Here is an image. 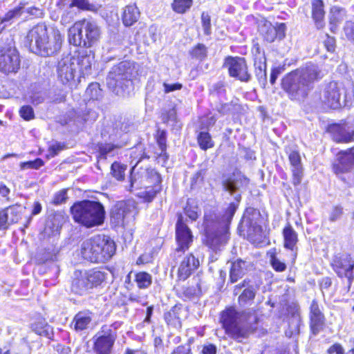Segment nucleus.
Wrapping results in <instances>:
<instances>
[{"label":"nucleus","instance_id":"1","mask_svg":"<svg viewBox=\"0 0 354 354\" xmlns=\"http://www.w3.org/2000/svg\"><path fill=\"white\" fill-rule=\"evenodd\" d=\"M238 205L231 203L223 215L214 212H205L203 228L205 235V244L216 252L222 250L229 240V226L236 211Z\"/></svg>","mask_w":354,"mask_h":354},{"label":"nucleus","instance_id":"2","mask_svg":"<svg viewBox=\"0 0 354 354\" xmlns=\"http://www.w3.org/2000/svg\"><path fill=\"white\" fill-rule=\"evenodd\" d=\"M321 78L319 67L308 63L285 76L282 80V88L292 100H300L307 96L312 84Z\"/></svg>","mask_w":354,"mask_h":354},{"label":"nucleus","instance_id":"3","mask_svg":"<svg viewBox=\"0 0 354 354\" xmlns=\"http://www.w3.org/2000/svg\"><path fill=\"white\" fill-rule=\"evenodd\" d=\"M258 320L253 309H248L241 314L232 307L223 311L221 317L225 333L239 342H241L253 333L252 324H257Z\"/></svg>","mask_w":354,"mask_h":354},{"label":"nucleus","instance_id":"4","mask_svg":"<svg viewBox=\"0 0 354 354\" xmlns=\"http://www.w3.org/2000/svg\"><path fill=\"white\" fill-rule=\"evenodd\" d=\"M138 74L133 62L124 61L113 66L106 77V85L116 95H129L132 88V79Z\"/></svg>","mask_w":354,"mask_h":354},{"label":"nucleus","instance_id":"5","mask_svg":"<svg viewBox=\"0 0 354 354\" xmlns=\"http://www.w3.org/2000/svg\"><path fill=\"white\" fill-rule=\"evenodd\" d=\"M71 212L74 221L91 228L102 225L105 218V209L99 201L83 200L73 204Z\"/></svg>","mask_w":354,"mask_h":354},{"label":"nucleus","instance_id":"6","mask_svg":"<svg viewBox=\"0 0 354 354\" xmlns=\"http://www.w3.org/2000/svg\"><path fill=\"white\" fill-rule=\"evenodd\" d=\"M101 28L97 23L91 19L76 21L68 30L71 44L90 48L97 44L101 37Z\"/></svg>","mask_w":354,"mask_h":354},{"label":"nucleus","instance_id":"7","mask_svg":"<svg viewBox=\"0 0 354 354\" xmlns=\"http://www.w3.org/2000/svg\"><path fill=\"white\" fill-rule=\"evenodd\" d=\"M319 98L323 104L334 110L350 106L354 101V88L346 89L342 82L332 81L324 85Z\"/></svg>","mask_w":354,"mask_h":354},{"label":"nucleus","instance_id":"8","mask_svg":"<svg viewBox=\"0 0 354 354\" xmlns=\"http://www.w3.org/2000/svg\"><path fill=\"white\" fill-rule=\"evenodd\" d=\"M110 272L106 268L76 270L73 274L71 290L80 295H86L106 281Z\"/></svg>","mask_w":354,"mask_h":354},{"label":"nucleus","instance_id":"9","mask_svg":"<svg viewBox=\"0 0 354 354\" xmlns=\"http://www.w3.org/2000/svg\"><path fill=\"white\" fill-rule=\"evenodd\" d=\"M193 235L189 227L184 221L182 214H178L176 224V241L177 246L173 253L174 258L180 257L187 250L193 243Z\"/></svg>","mask_w":354,"mask_h":354},{"label":"nucleus","instance_id":"10","mask_svg":"<svg viewBox=\"0 0 354 354\" xmlns=\"http://www.w3.org/2000/svg\"><path fill=\"white\" fill-rule=\"evenodd\" d=\"M138 214L137 204L134 201H120L111 210V219L117 225H125L133 222Z\"/></svg>","mask_w":354,"mask_h":354},{"label":"nucleus","instance_id":"11","mask_svg":"<svg viewBox=\"0 0 354 354\" xmlns=\"http://www.w3.org/2000/svg\"><path fill=\"white\" fill-rule=\"evenodd\" d=\"M161 181L160 175L154 169H140L136 172L133 169L127 189L131 192L133 189H142L143 187L160 184Z\"/></svg>","mask_w":354,"mask_h":354},{"label":"nucleus","instance_id":"12","mask_svg":"<svg viewBox=\"0 0 354 354\" xmlns=\"http://www.w3.org/2000/svg\"><path fill=\"white\" fill-rule=\"evenodd\" d=\"M116 338L115 333L107 326L93 337V351L95 354H110Z\"/></svg>","mask_w":354,"mask_h":354},{"label":"nucleus","instance_id":"13","mask_svg":"<svg viewBox=\"0 0 354 354\" xmlns=\"http://www.w3.org/2000/svg\"><path fill=\"white\" fill-rule=\"evenodd\" d=\"M331 266L339 277L346 278L348 286L352 284L354 280V260L350 255L335 256L333 259Z\"/></svg>","mask_w":354,"mask_h":354},{"label":"nucleus","instance_id":"14","mask_svg":"<svg viewBox=\"0 0 354 354\" xmlns=\"http://www.w3.org/2000/svg\"><path fill=\"white\" fill-rule=\"evenodd\" d=\"M227 68L231 77H235L241 82H248L251 80V75L245 58L240 57H227L224 63Z\"/></svg>","mask_w":354,"mask_h":354},{"label":"nucleus","instance_id":"15","mask_svg":"<svg viewBox=\"0 0 354 354\" xmlns=\"http://www.w3.org/2000/svg\"><path fill=\"white\" fill-rule=\"evenodd\" d=\"M93 239L99 263H105L111 259L116 250L115 242L104 234L95 235Z\"/></svg>","mask_w":354,"mask_h":354},{"label":"nucleus","instance_id":"16","mask_svg":"<svg viewBox=\"0 0 354 354\" xmlns=\"http://www.w3.org/2000/svg\"><path fill=\"white\" fill-rule=\"evenodd\" d=\"M50 30H48L44 24H38L29 30L26 36V41L30 50L36 54H39L41 46L50 35Z\"/></svg>","mask_w":354,"mask_h":354},{"label":"nucleus","instance_id":"17","mask_svg":"<svg viewBox=\"0 0 354 354\" xmlns=\"http://www.w3.org/2000/svg\"><path fill=\"white\" fill-rule=\"evenodd\" d=\"M20 67V59L15 48H7L0 50V71L16 73Z\"/></svg>","mask_w":354,"mask_h":354},{"label":"nucleus","instance_id":"18","mask_svg":"<svg viewBox=\"0 0 354 354\" xmlns=\"http://www.w3.org/2000/svg\"><path fill=\"white\" fill-rule=\"evenodd\" d=\"M333 169L337 175L351 172L354 169V147L337 153Z\"/></svg>","mask_w":354,"mask_h":354},{"label":"nucleus","instance_id":"19","mask_svg":"<svg viewBox=\"0 0 354 354\" xmlns=\"http://www.w3.org/2000/svg\"><path fill=\"white\" fill-rule=\"evenodd\" d=\"M309 319L310 328L315 335L324 330L326 324V318L322 311V307L316 299H313L310 306Z\"/></svg>","mask_w":354,"mask_h":354},{"label":"nucleus","instance_id":"20","mask_svg":"<svg viewBox=\"0 0 354 354\" xmlns=\"http://www.w3.org/2000/svg\"><path fill=\"white\" fill-rule=\"evenodd\" d=\"M58 78L63 84H66L74 80L77 72V62L73 60L72 56H66L58 62Z\"/></svg>","mask_w":354,"mask_h":354},{"label":"nucleus","instance_id":"21","mask_svg":"<svg viewBox=\"0 0 354 354\" xmlns=\"http://www.w3.org/2000/svg\"><path fill=\"white\" fill-rule=\"evenodd\" d=\"M63 37L58 30L51 29L50 33L41 46L39 55L42 57L52 56L57 54L61 49Z\"/></svg>","mask_w":354,"mask_h":354},{"label":"nucleus","instance_id":"22","mask_svg":"<svg viewBox=\"0 0 354 354\" xmlns=\"http://www.w3.org/2000/svg\"><path fill=\"white\" fill-rule=\"evenodd\" d=\"M241 288H244V290L239 297V303L240 305L244 306L254 299L259 287L257 284L250 283V281L245 279L243 282L235 286V294L237 295V290Z\"/></svg>","mask_w":354,"mask_h":354},{"label":"nucleus","instance_id":"23","mask_svg":"<svg viewBox=\"0 0 354 354\" xmlns=\"http://www.w3.org/2000/svg\"><path fill=\"white\" fill-rule=\"evenodd\" d=\"M200 265L199 260L192 254L187 255L181 261L178 270V277L180 280L187 279Z\"/></svg>","mask_w":354,"mask_h":354},{"label":"nucleus","instance_id":"24","mask_svg":"<svg viewBox=\"0 0 354 354\" xmlns=\"http://www.w3.org/2000/svg\"><path fill=\"white\" fill-rule=\"evenodd\" d=\"M249 180L241 174H233V175L224 180L223 186L225 190L231 194L247 187Z\"/></svg>","mask_w":354,"mask_h":354},{"label":"nucleus","instance_id":"25","mask_svg":"<svg viewBox=\"0 0 354 354\" xmlns=\"http://www.w3.org/2000/svg\"><path fill=\"white\" fill-rule=\"evenodd\" d=\"M73 60L77 62V68L82 77L88 75L91 73V66L94 62V55L91 50L80 53L76 58L73 57Z\"/></svg>","mask_w":354,"mask_h":354},{"label":"nucleus","instance_id":"26","mask_svg":"<svg viewBox=\"0 0 354 354\" xmlns=\"http://www.w3.org/2000/svg\"><path fill=\"white\" fill-rule=\"evenodd\" d=\"M288 158L292 167V183L295 185H298L300 184L303 176V167L301 163L300 155L299 152L292 151L290 153Z\"/></svg>","mask_w":354,"mask_h":354},{"label":"nucleus","instance_id":"27","mask_svg":"<svg viewBox=\"0 0 354 354\" xmlns=\"http://www.w3.org/2000/svg\"><path fill=\"white\" fill-rule=\"evenodd\" d=\"M266 29L263 37L268 42H273L275 39L279 40L285 37L286 25L283 23L272 26L270 23L264 25Z\"/></svg>","mask_w":354,"mask_h":354},{"label":"nucleus","instance_id":"28","mask_svg":"<svg viewBox=\"0 0 354 354\" xmlns=\"http://www.w3.org/2000/svg\"><path fill=\"white\" fill-rule=\"evenodd\" d=\"M312 18L317 29H322L325 26L324 3L322 0H312Z\"/></svg>","mask_w":354,"mask_h":354},{"label":"nucleus","instance_id":"29","mask_svg":"<svg viewBox=\"0 0 354 354\" xmlns=\"http://www.w3.org/2000/svg\"><path fill=\"white\" fill-rule=\"evenodd\" d=\"M93 236L84 240L81 244V254L83 258L93 263H99Z\"/></svg>","mask_w":354,"mask_h":354},{"label":"nucleus","instance_id":"30","mask_svg":"<svg viewBox=\"0 0 354 354\" xmlns=\"http://www.w3.org/2000/svg\"><path fill=\"white\" fill-rule=\"evenodd\" d=\"M288 315H291L288 322L290 335L299 334L301 324L299 308L297 306H290L288 309Z\"/></svg>","mask_w":354,"mask_h":354},{"label":"nucleus","instance_id":"31","mask_svg":"<svg viewBox=\"0 0 354 354\" xmlns=\"http://www.w3.org/2000/svg\"><path fill=\"white\" fill-rule=\"evenodd\" d=\"M20 18L24 20L21 3L13 9L7 12L6 15L0 19V31H2L6 26L11 25L15 20Z\"/></svg>","mask_w":354,"mask_h":354},{"label":"nucleus","instance_id":"32","mask_svg":"<svg viewBox=\"0 0 354 354\" xmlns=\"http://www.w3.org/2000/svg\"><path fill=\"white\" fill-rule=\"evenodd\" d=\"M156 142L159 147L160 152L157 153L159 162L165 163L168 159L167 153V132L165 130L158 129L156 135Z\"/></svg>","mask_w":354,"mask_h":354},{"label":"nucleus","instance_id":"33","mask_svg":"<svg viewBox=\"0 0 354 354\" xmlns=\"http://www.w3.org/2000/svg\"><path fill=\"white\" fill-rule=\"evenodd\" d=\"M283 246L285 248L294 251L297 248L298 235L290 223L283 230Z\"/></svg>","mask_w":354,"mask_h":354},{"label":"nucleus","instance_id":"34","mask_svg":"<svg viewBox=\"0 0 354 354\" xmlns=\"http://www.w3.org/2000/svg\"><path fill=\"white\" fill-rule=\"evenodd\" d=\"M140 15V11L136 5L127 6L122 15L123 24L127 27L133 25L138 20Z\"/></svg>","mask_w":354,"mask_h":354},{"label":"nucleus","instance_id":"35","mask_svg":"<svg viewBox=\"0 0 354 354\" xmlns=\"http://www.w3.org/2000/svg\"><path fill=\"white\" fill-rule=\"evenodd\" d=\"M329 131L332 134L333 140L337 142H348L352 140L353 135L345 127L333 124L329 127Z\"/></svg>","mask_w":354,"mask_h":354},{"label":"nucleus","instance_id":"36","mask_svg":"<svg viewBox=\"0 0 354 354\" xmlns=\"http://www.w3.org/2000/svg\"><path fill=\"white\" fill-rule=\"evenodd\" d=\"M121 147L112 143H99L97 145V159L105 160L108 158L113 157L118 153V150Z\"/></svg>","mask_w":354,"mask_h":354},{"label":"nucleus","instance_id":"37","mask_svg":"<svg viewBox=\"0 0 354 354\" xmlns=\"http://www.w3.org/2000/svg\"><path fill=\"white\" fill-rule=\"evenodd\" d=\"M346 10L339 6H333L329 14L330 30L334 32L337 26L346 18Z\"/></svg>","mask_w":354,"mask_h":354},{"label":"nucleus","instance_id":"38","mask_svg":"<svg viewBox=\"0 0 354 354\" xmlns=\"http://www.w3.org/2000/svg\"><path fill=\"white\" fill-rule=\"evenodd\" d=\"M92 321L91 313L89 311L79 312L73 318V323L76 331H82L88 328Z\"/></svg>","mask_w":354,"mask_h":354},{"label":"nucleus","instance_id":"39","mask_svg":"<svg viewBox=\"0 0 354 354\" xmlns=\"http://www.w3.org/2000/svg\"><path fill=\"white\" fill-rule=\"evenodd\" d=\"M247 270V262L238 259L231 265L230 271V280L232 283L237 281L242 278Z\"/></svg>","mask_w":354,"mask_h":354},{"label":"nucleus","instance_id":"40","mask_svg":"<svg viewBox=\"0 0 354 354\" xmlns=\"http://www.w3.org/2000/svg\"><path fill=\"white\" fill-rule=\"evenodd\" d=\"M254 65L257 78L261 85L265 86L267 83V76L266 57L264 55L260 56L259 58L256 57L254 58Z\"/></svg>","mask_w":354,"mask_h":354},{"label":"nucleus","instance_id":"41","mask_svg":"<svg viewBox=\"0 0 354 354\" xmlns=\"http://www.w3.org/2000/svg\"><path fill=\"white\" fill-rule=\"evenodd\" d=\"M145 190L140 191L138 196L142 198L145 202L150 203L156 197V194L160 192L161 187L160 184L151 185L149 187H144Z\"/></svg>","mask_w":354,"mask_h":354},{"label":"nucleus","instance_id":"42","mask_svg":"<svg viewBox=\"0 0 354 354\" xmlns=\"http://www.w3.org/2000/svg\"><path fill=\"white\" fill-rule=\"evenodd\" d=\"M184 213L192 221H196L201 211L195 200L189 198L187 201L186 206L184 207Z\"/></svg>","mask_w":354,"mask_h":354},{"label":"nucleus","instance_id":"43","mask_svg":"<svg viewBox=\"0 0 354 354\" xmlns=\"http://www.w3.org/2000/svg\"><path fill=\"white\" fill-rule=\"evenodd\" d=\"M21 6L23 10L24 20L28 19L30 17H41L43 15L41 9L37 7L31 6L27 2L21 1Z\"/></svg>","mask_w":354,"mask_h":354},{"label":"nucleus","instance_id":"44","mask_svg":"<svg viewBox=\"0 0 354 354\" xmlns=\"http://www.w3.org/2000/svg\"><path fill=\"white\" fill-rule=\"evenodd\" d=\"M197 141L200 148L204 151L212 148L214 145L212 136L208 132H200L197 136Z\"/></svg>","mask_w":354,"mask_h":354},{"label":"nucleus","instance_id":"45","mask_svg":"<svg viewBox=\"0 0 354 354\" xmlns=\"http://www.w3.org/2000/svg\"><path fill=\"white\" fill-rule=\"evenodd\" d=\"M180 308L174 306L171 309L164 314V319L167 324L176 326L180 324L179 321V313Z\"/></svg>","mask_w":354,"mask_h":354},{"label":"nucleus","instance_id":"46","mask_svg":"<svg viewBox=\"0 0 354 354\" xmlns=\"http://www.w3.org/2000/svg\"><path fill=\"white\" fill-rule=\"evenodd\" d=\"M32 329L37 334L48 337L51 330L50 326L43 319H39L38 322L32 324Z\"/></svg>","mask_w":354,"mask_h":354},{"label":"nucleus","instance_id":"47","mask_svg":"<svg viewBox=\"0 0 354 354\" xmlns=\"http://www.w3.org/2000/svg\"><path fill=\"white\" fill-rule=\"evenodd\" d=\"M8 225L17 223L21 218V209L19 206H10L5 209Z\"/></svg>","mask_w":354,"mask_h":354},{"label":"nucleus","instance_id":"48","mask_svg":"<svg viewBox=\"0 0 354 354\" xmlns=\"http://www.w3.org/2000/svg\"><path fill=\"white\" fill-rule=\"evenodd\" d=\"M86 95L91 100H97L102 97V90L100 84L97 82H93L88 85L86 90Z\"/></svg>","mask_w":354,"mask_h":354},{"label":"nucleus","instance_id":"49","mask_svg":"<svg viewBox=\"0 0 354 354\" xmlns=\"http://www.w3.org/2000/svg\"><path fill=\"white\" fill-rule=\"evenodd\" d=\"M135 280L139 288H147L152 282L151 276L145 272L137 273Z\"/></svg>","mask_w":354,"mask_h":354},{"label":"nucleus","instance_id":"50","mask_svg":"<svg viewBox=\"0 0 354 354\" xmlns=\"http://www.w3.org/2000/svg\"><path fill=\"white\" fill-rule=\"evenodd\" d=\"M70 7H77L79 9L97 12L99 10V6L91 4L88 0H72Z\"/></svg>","mask_w":354,"mask_h":354},{"label":"nucleus","instance_id":"51","mask_svg":"<svg viewBox=\"0 0 354 354\" xmlns=\"http://www.w3.org/2000/svg\"><path fill=\"white\" fill-rule=\"evenodd\" d=\"M192 5V0H174L172 3L173 10L178 13H184Z\"/></svg>","mask_w":354,"mask_h":354},{"label":"nucleus","instance_id":"52","mask_svg":"<svg viewBox=\"0 0 354 354\" xmlns=\"http://www.w3.org/2000/svg\"><path fill=\"white\" fill-rule=\"evenodd\" d=\"M343 33L346 39L354 45V21L350 20L345 22Z\"/></svg>","mask_w":354,"mask_h":354},{"label":"nucleus","instance_id":"53","mask_svg":"<svg viewBox=\"0 0 354 354\" xmlns=\"http://www.w3.org/2000/svg\"><path fill=\"white\" fill-rule=\"evenodd\" d=\"M111 174L114 178L118 180H122L124 176V171L126 167L120 164L118 162H115L111 165Z\"/></svg>","mask_w":354,"mask_h":354},{"label":"nucleus","instance_id":"54","mask_svg":"<svg viewBox=\"0 0 354 354\" xmlns=\"http://www.w3.org/2000/svg\"><path fill=\"white\" fill-rule=\"evenodd\" d=\"M190 55L194 58L202 60L207 56V48L204 44H198L192 49Z\"/></svg>","mask_w":354,"mask_h":354},{"label":"nucleus","instance_id":"55","mask_svg":"<svg viewBox=\"0 0 354 354\" xmlns=\"http://www.w3.org/2000/svg\"><path fill=\"white\" fill-rule=\"evenodd\" d=\"M44 164V161L41 158H36L32 161L23 162L20 164L21 169H38Z\"/></svg>","mask_w":354,"mask_h":354},{"label":"nucleus","instance_id":"56","mask_svg":"<svg viewBox=\"0 0 354 354\" xmlns=\"http://www.w3.org/2000/svg\"><path fill=\"white\" fill-rule=\"evenodd\" d=\"M19 113L25 120H30L35 117L33 109L29 105L23 106L19 110Z\"/></svg>","mask_w":354,"mask_h":354},{"label":"nucleus","instance_id":"57","mask_svg":"<svg viewBox=\"0 0 354 354\" xmlns=\"http://www.w3.org/2000/svg\"><path fill=\"white\" fill-rule=\"evenodd\" d=\"M343 214V208L340 205H336L333 207L329 214V221L330 222H335L340 219Z\"/></svg>","mask_w":354,"mask_h":354},{"label":"nucleus","instance_id":"58","mask_svg":"<svg viewBox=\"0 0 354 354\" xmlns=\"http://www.w3.org/2000/svg\"><path fill=\"white\" fill-rule=\"evenodd\" d=\"M202 26L204 34L209 35L211 33V20L207 13L203 12L201 15Z\"/></svg>","mask_w":354,"mask_h":354},{"label":"nucleus","instance_id":"59","mask_svg":"<svg viewBox=\"0 0 354 354\" xmlns=\"http://www.w3.org/2000/svg\"><path fill=\"white\" fill-rule=\"evenodd\" d=\"M270 262L273 269L277 272H283L286 269V263L275 256L272 257Z\"/></svg>","mask_w":354,"mask_h":354},{"label":"nucleus","instance_id":"60","mask_svg":"<svg viewBox=\"0 0 354 354\" xmlns=\"http://www.w3.org/2000/svg\"><path fill=\"white\" fill-rule=\"evenodd\" d=\"M67 199V192L65 189H62L54 196L53 203L55 205H60L66 202Z\"/></svg>","mask_w":354,"mask_h":354},{"label":"nucleus","instance_id":"61","mask_svg":"<svg viewBox=\"0 0 354 354\" xmlns=\"http://www.w3.org/2000/svg\"><path fill=\"white\" fill-rule=\"evenodd\" d=\"M200 293H201V289L198 287V284H197L196 288L194 287V286L187 287L183 291V294L188 299H191L192 297H193L194 296H197Z\"/></svg>","mask_w":354,"mask_h":354},{"label":"nucleus","instance_id":"62","mask_svg":"<svg viewBox=\"0 0 354 354\" xmlns=\"http://www.w3.org/2000/svg\"><path fill=\"white\" fill-rule=\"evenodd\" d=\"M232 104L229 103L221 104L216 106V111L221 115H227L232 112Z\"/></svg>","mask_w":354,"mask_h":354},{"label":"nucleus","instance_id":"63","mask_svg":"<svg viewBox=\"0 0 354 354\" xmlns=\"http://www.w3.org/2000/svg\"><path fill=\"white\" fill-rule=\"evenodd\" d=\"M171 354H192L189 345H181L176 347Z\"/></svg>","mask_w":354,"mask_h":354},{"label":"nucleus","instance_id":"64","mask_svg":"<svg viewBox=\"0 0 354 354\" xmlns=\"http://www.w3.org/2000/svg\"><path fill=\"white\" fill-rule=\"evenodd\" d=\"M329 354H344V351L342 345L339 344H335L328 349Z\"/></svg>","mask_w":354,"mask_h":354}]
</instances>
